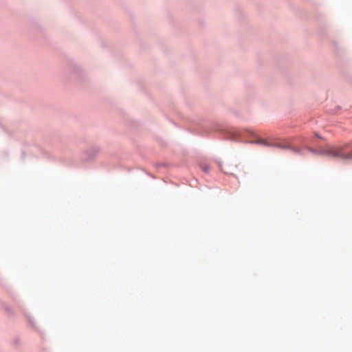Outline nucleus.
Masks as SVG:
<instances>
[{
	"label": "nucleus",
	"instance_id": "obj_1",
	"mask_svg": "<svg viewBox=\"0 0 352 352\" xmlns=\"http://www.w3.org/2000/svg\"><path fill=\"white\" fill-rule=\"evenodd\" d=\"M258 143H260V144H264V145H267V146H268V145H269V144H267V143L265 142V140H263V139L259 140L258 141Z\"/></svg>",
	"mask_w": 352,
	"mask_h": 352
},
{
	"label": "nucleus",
	"instance_id": "obj_2",
	"mask_svg": "<svg viewBox=\"0 0 352 352\" xmlns=\"http://www.w3.org/2000/svg\"><path fill=\"white\" fill-rule=\"evenodd\" d=\"M292 150H293L294 152H295L296 153H300V151H299L298 148H293Z\"/></svg>",
	"mask_w": 352,
	"mask_h": 352
}]
</instances>
